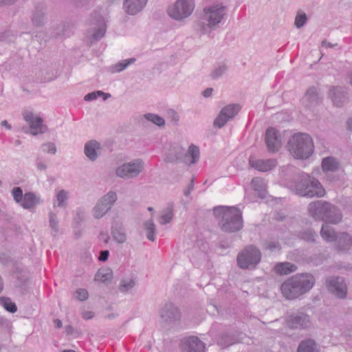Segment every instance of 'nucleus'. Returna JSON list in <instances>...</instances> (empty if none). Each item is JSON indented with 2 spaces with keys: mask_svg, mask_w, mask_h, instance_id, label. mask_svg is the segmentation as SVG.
<instances>
[{
  "mask_svg": "<svg viewBox=\"0 0 352 352\" xmlns=\"http://www.w3.org/2000/svg\"><path fill=\"white\" fill-rule=\"evenodd\" d=\"M228 8L222 3L206 6L197 21V30L202 34H210L218 29L226 21Z\"/></svg>",
  "mask_w": 352,
  "mask_h": 352,
  "instance_id": "1",
  "label": "nucleus"
},
{
  "mask_svg": "<svg viewBox=\"0 0 352 352\" xmlns=\"http://www.w3.org/2000/svg\"><path fill=\"white\" fill-rule=\"evenodd\" d=\"M315 278L311 274H297L282 283L281 294L287 300L296 299L309 292L315 285Z\"/></svg>",
  "mask_w": 352,
  "mask_h": 352,
  "instance_id": "2",
  "label": "nucleus"
},
{
  "mask_svg": "<svg viewBox=\"0 0 352 352\" xmlns=\"http://www.w3.org/2000/svg\"><path fill=\"white\" fill-rule=\"evenodd\" d=\"M309 214L316 220H321L324 223L338 224L342 219L340 210L336 206L325 201H316L309 204Z\"/></svg>",
  "mask_w": 352,
  "mask_h": 352,
  "instance_id": "3",
  "label": "nucleus"
},
{
  "mask_svg": "<svg viewBox=\"0 0 352 352\" xmlns=\"http://www.w3.org/2000/svg\"><path fill=\"white\" fill-rule=\"evenodd\" d=\"M290 154L296 159H307L314 152V142L309 135L298 133L292 135L287 144Z\"/></svg>",
  "mask_w": 352,
  "mask_h": 352,
  "instance_id": "4",
  "label": "nucleus"
},
{
  "mask_svg": "<svg viewBox=\"0 0 352 352\" xmlns=\"http://www.w3.org/2000/svg\"><path fill=\"white\" fill-rule=\"evenodd\" d=\"M215 215L222 214L221 228L226 232L239 231L243 226L241 211L235 207L219 206L214 208Z\"/></svg>",
  "mask_w": 352,
  "mask_h": 352,
  "instance_id": "5",
  "label": "nucleus"
},
{
  "mask_svg": "<svg viewBox=\"0 0 352 352\" xmlns=\"http://www.w3.org/2000/svg\"><path fill=\"white\" fill-rule=\"evenodd\" d=\"M296 189L298 195L307 197H320L325 194V190L320 182L305 173L301 175L300 181L296 184Z\"/></svg>",
  "mask_w": 352,
  "mask_h": 352,
  "instance_id": "6",
  "label": "nucleus"
},
{
  "mask_svg": "<svg viewBox=\"0 0 352 352\" xmlns=\"http://www.w3.org/2000/svg\"><path fill=\"white\" fill-rule=\"evenodd\" d=\"M199 159V149L194 144H191L185 153V150L180 146L173 147L166 155L165 161L167 162H175L177 160H182L188 165L196 164Z\"/></svg>",
  "mask_w": 352,
  "mask_h": 352,
  "instance_id": "7",
  "label": "nucleus"
},
{
  "mask_svg": "<svg viewBox=\"0 0 352 352\" xmlns=\"http://www.w3.org/2000/svg\"><path fill=\"white\" fill-rule=\"evenodd\" d=\"M195 5V0H176L168 7L167 14L173 20L183 21L193 13Z\"/></svg>",
  "mask_w": 352,
  "mask_h": 352,
  "instance_id": "8",
  "label": "nucleus"
},
{
  "mask_svg": "<svg viewBox=\"0 0 352 352\" xmlns=\"http://www.w3.org/2000/svg\"><path fill=\"white\" fill-rule=\"evenodd\" d=\"M11 195L15 203L23 209L30 211L42 203L40 195L34 192H26L23 194L20 187H14L11 190Z\"/></svg>",
  "mask_w": 352,
  "mask_h": 352,
  "instance_id": "9",
  "label": "nucleus"
},
{
  "mask_svg": "<svg viewBox=\"0 0 352 352\" xmlns=\"http://www.w3.org/2000/svg\"><path fill=\"white\" fill-rule=\"evenodd\" d=\"M145 168L143 160L137 158L118 166L115 170L117 177L123 179H130L138 177Z\"/></svg>",
  "mask_w": 352,
  "mask_h": 352,
  "instance_id": "10",
  "label": "nucleus"
},
{
  "mask_svg": "<svg viewBox=\"0 0 352 352\" xmlns=\"http://www.w3.org/2000/svg\"><path fill=\"white\" fill-rule=\"evenodd\" d=\"M261 252L258 248L253 245L244 248L239 254L236 261L241 269L254 268L260 262Z\"/></svg>",
  "mask_w": 352,
  "mask_h": 352,
  "instance_id": "11",
  "label": "nucleus"
},
{
  "mask_svg": "<svg viewBox=\"0 0 352 352\" xmlns=\"http://www.w3.org/2000/svg\"><path fill=\"white\" fill-rule=\"evenodd\" d=\"M328 291L339 298H344L347 294V286L340 276H330L326 279Z\"/></svg>",
  "mask_w": 352,
  "mask_h": 352,
  "instance_id": "12",
  "label": "nucleus"
},
{
  "mask_svg": "<svg viewBox=\"0 0 352 352\" xmlns=\"http://www.w3.org/2000/svg\"><path fill=\"white\" fill-rule=\"evenodd\" d=\"M24 120L29 125L30 133L33 135L43 133L46 131L47 127L43 124V119L32 111L25 110L23 113Z\"/></svg>",
  "mask_w": 352,
  "mask_h": 352,
  "instance_id": "13",
  "label": "nucleus"
},
{
  "mask_svg": "<svg viewBox=\"0 0 352 352\" xmlns=\"http://www.w3.org/2000/svg\"><path fill=\"white\" fill-rule=\"evenodd\" d=\"M265 142L271 152H276L282 145V139L279 132L274 128H269L265 133Z\"/></svg>",
  "mask_w": 352,
  "mask_h": 352,
  "instance_id": "14",
  "label": "nucleus"
},
{
  "mask_svg": "<svg viewBox=\"0 0 352 352\" xmlns=\"http://www.w3.org/2000/svg\"><path fill=\"white\" fill-rule=\"evenodd\" d=\"M160 316L164 322L171 323L180 320L181 313L175 305L169 302L162 309Z\"/></svg>",
  "mask_w": 352,
  "mask_h": 352,
  "instance_id": "15",
  "label": "nucleus"
},
{
  "mask_svg": "<svg viewBox=\"0 0 352 352\" xmlns=\"http://www.w3.org/2000/svg\"><path fill=\"white\" fill-rule=\"evenodd\" d=\"M287 324L289 327L292 329L307 328L310 324V320L307 315L299 313L290 315L287 320Z\"/></svg>",
  "mask_w": 352,
  "mask_h": 352,
  "instance_id": "16",
  "label": "nucleus"
},
{
  "mask_svg": "<svg viewBox=\"0 0 352 352\" xmlns=\"http://www.w3.org/2000/svg\"><path fill=\"white\" fill-rule=\"evenodd\" d=\"M250 165L261 172H267L271 170L274 167H276L277 163L276 161L274 159H267V160H256L252 157H250L249 160Z\"/></svg>",
  "mask_w": 352,
  "mask_h": 352,
  "instance_id": "17",
  "label": "nucleus"
},
{
  "mask_svg": "<svg viewBox=\"0 0 352 352\" xmlns=\"http://www.w3.org/2000/svg\"><path fill=\"white\" fill-rule=\"evenodd\" d=\"M205 345L198 338L190 337L183 343L182 352H204Z\"/></svg>",
  "mask_w": 352,
  "mask_h": 352,
  "instance_id": "18",
  "label": "nucleus"
},
{
  "mask_svg": "<svg viewBox=\"0 0 352 352\" xmlns=\"http://www.w3.org/2000/svg\"><path fill=\"white\" fill-rule=\"evenodd\" d=\"M335 242L338 251L347 252L352 247V236L349 233L343 232L338 234Z\"/></svg>",
  "mask_w": 352,
  "mask_h": 352,
  "instance_id": "19",
  "label": "nucleus"
},
{
  "mask_svg": "<svg viewBox=\"0 0 352 352\" xmlns=\"http://www.w3.org/2000/svg\"><path fill=\"white\" fill-rule=\"evenodd\" d=\"M146 3L147 0H124L123 8L127 14L134 15L141 11Z\"/></svg>",
  "mask_w": 352,
  "mask_h": 352,
  "instance_id": "20",
  "label": "nucleus"
},
{
  "mask_svg": "<svg viewBox=\"0 0 352 352\" xmlns=\"http://www.w3.org/2000/svg\"><path fill=\"white\" fill-rule=\"evenodd\" d=\"M100 148V144L98 142L90 140L85 144L84 153L89 160L94 162L98 157Z\"/></svg>",
  "mask_w": 352,
  "mask_h": 352,
  "instance_id": "21",
  "label": "nucleus"
},
{
  "mask_svg": "<svg viewBox=\"0 0 352 352\" xmlns=\"http://www.w3.org/2000/svg\"><path fill=\"white\" fill-rule=\"evenodd\" d=\"M95 25L94 30L91 34L94 41H98L102 38L106 32V25L103 17L99 16L92 22Z\"/></svg>",
  "mask_w": 352,
  "mask_h": 352,
  "instance_id": "22",
  "label": "nucleus"
},
{
  "mask_svg": "<svg viewBox=\"0 0 352 352\" xmlns=\"http://www.w3.org/2000/svg\"><path fill=\"white\" fill-rule=\"evenodd\" d=\"M329 97L336 106H341L346 99V91L343 87H332L329 91Z\"/></svg>",
  "mask_w": 352,
  "mask_h": 352,
  "instance_id": "23",
  "label": "nucleus"
},
{
  "mask_svg": "<svg viewBox=\"0 0 352 352\" xmlns=\"http://www.w3.org/2000/svg\"><path fill=\"white\" fill-rule=\"evenodd\" d=\"M252 187L258 196L262 199L265 197L267 193V184L265 180L261 177H255L252 179Z\"/></svg>",
  "mask_w": 352,
  "mask_h": 352,
  "instance_id": "24",
  "label": "nucleus"
},
{
  "mask_svg": "<svg viewBox=\"0 0 352 352\" xmlns=\"http://www.w3.org/2000/svg\"><path fill=\"white\" fill-rule=\"evenodd\" d=\"M322 238L328 243L335 242L338 236L333 228L329 224L323 223L320 230Z\"/></svg>",
  "mask_w": 352,
  "mask_h": 352,
  "instance_id": "25",
  "label": "nucleus"
},
{
  "mask_svg": "<svg viewBox=\"0 0 352 352\" xmlns=\"http://www.w3.org/2000/svg\"><path fill=\"white\" fill-rule=\"evenodd\" d=\"M117 199V193L115 191L110 190L104 194L102 197H101L98 201L110 210L114 204L116 202Z\"/></svg>",
  "mask_w": 352,
  "mask_h": 352,
  "instance_id": "26",
  "label": "nucleus"
},
{
  "mask_svg": "<svg viewBox=\"0 0 352 352\" xmlns=\"http://www.w3.org/2000/svg\"><path fill=\"white\" fill-rule=\"evenodd\" d=\"M297 266L289 262L278 263L274 267V270L279 274H288L296 272Z\"/></svg>",
  "mask_w": 352,
  "mask_h": 352,
  "instance_id": "27",
  "label": "nucleus"
},
{
  "mask_svg": "<svg viewBox=\"0 0 352 352\" xmlns=\"http://www.w3.org/2000/svg\"><path fill=\"white\" fill-rule=\"evenodd\" d=\"M32 21L35 27L42 26L45 23V16L44 8H36L32 14Z\"/></svg>",
  "mask_w": 352,
  "mask_h": 352,
  "instance_id": "28",
  "label": "nucleus"
},
{
  "mask_svg": "<svg viewBox=\"0 0 352 352\" xmlns=\"http://www.w3.org/2000/svg\"><path fill=\"white\" fill-rule=\"evenodd\" d=\"M297 352H319V351L313 340L307 339L300 343Z\"/></svg>",
  "mask_w": 352,
  "mask_h": 352,
  "instance_id": "29",
  "label": "nucleus"
},
{
  "mask_svg": "<svg viewBox=\"0 0 352 352\" xmlns=\"http://www.w3.org/2000/svg\"><path fill=\"white\" fill-rule=\"evenodd\" d=\"M68 199V192L63 189L60 190L56 195L54 207L65 208L67 206Z\"/></svg>",
  "mask_w": 352,
  "mask_h": 352,
  "instance_id": "30",
  "label": "nucleus"
},
{
  "mask_svg": "<svg viewBox=\"0 0 352 352\" xmlns=\"http://www.w3.org/2000/svg\"><path fill=\"white\" fill-rule=\"evenodd\" d=\"M339 166L338 162L333 157H328L323 159L322 168L324 171H336Z\"/></svg>",
  "mask_w": 352,
  "mask_h": 352,
  "instance_id": "31",
  "label": "nucleus"
},
{
  "mask_svg": "<svg viewBox=\"0 0 352 352\" xmlns=\"http://www.w3.org/2000/svg\"><path fill=\"white\" fill-rule=\"evenodd\" d=\"M112 278V272L107 268L100 269L95 275V281L107 283Z\"/></svg>",
  "mask_w": 352,
  "mask_h": 352,
  "instance_id": "32",
  "label": "nucleus"
},
{
  "mask_svg": "<svg viewBox=\"0 0 352 352\" xmlns=\"http://www.w3.org/2000/svg\"><path fill=\"white\" fill-rule=\"evenodd\" d=\"M109 211V210L98 200L91 210V213L94 219H100L102 218Z\"/></svg>",
  "mask_w": 352,
  "mask_h": 352,
  "instance_id": "33",
  "label": "nucleus"
},
{
  "mask_svg": "<svg viewBox=\"0 0 352 352\" xmlns=\"http://www.w3.org/2000/svg\"><path fill=\"white\" fill-rule=\"evenodd\" d=\"M144 229L147 232L146 237L148 240L154 241L155 240L156 228L153 218L146 221L144 223Z\"/></svg>",
  "mask_w": 352,
  "mask_h": 352,
  "instance_id": "34",
  "label": "nucleus"
},
{
  "mask_svg": "<svg viewBox=\"0 0 352 352\" xmlns=\"http://www.w3.org/2000/svg\"><path fill=\"white\" fill-rule=\"evenodd\" d=\"M240 107L238 104H228L224 107L222 111V115L225 114L229 120L232 119L239 112Z\"/></svg>",
  "mask_w": 352,
  "mask_h": 352,
  "instance_id": "35",
  "label": "nucleus"
},
{
  "mask_svg": "<svg viewBox=\"0 0 352 352\" xmlns=\"http://www.w3.org/2000/svg\"><path fill=\"white\" fill-rule=\"evenodd\" d=\"M111 234L113 239L118 243H123L126 239L125 232L122 228H113Z\"/></svg>",
  "mask_w": 352,
  "mask_h": 352,
  "instance_id": "36",
  "label": "nucleus"
},
{
  "mask_svg": "<svg viewBox=\"0 0 352 352\" xmlns=\"http://www.w3.org/2000/svg\"><path fill=\"white\" fill-rule=\"evenodd\" d=\"M144 118L158 126H163L165 124L164 119L157 114L146 113L144 115Z\"/></svg>",
  "mask_w": 352,
  "mask_h": 352,
  "instance_id": "37",
  "label": "nucleus"
},
{
  "mask_svg": "<svg viewBox=\"0 0 352 352\" xmlns=\"http://www.w3.org/2000/svg\"><path fill=\"white\" fill-rule=\"evenodd\" d=\"M173 217V209L167 208L162 212L159 218V223L162 225H166L171 221Z\"/></svg>",
  "mask_w": 352,
  "mask_h": 352,
  "instance_id": "38",
  "label": "nucleus"
},
{
  "mask_svg": "<svg viewBox=\"0 0 352 352\" xmlns=\"http://www.w3.org/2000/svg\"><path fill=\"white\" fill-rule=\"evenodd\" d=\"M135 285V280L132 278H124L121 280L119 289L122 292H127Z\"/></svg>",
  "mask_w": 352,
  "mask_h": 352,
  "instance_id": "39",
  "label": "nucleus"
},
{
  "mask_svg": "<svg viewBox=\"0 0 352 352\" xmlns=\"http://www.w3.org/2000/svg\"><path fill=\"white\" fill-rule=\"evenodd\" d=\"M135 58H131L123 60L112 67L113 72H120L125 69L129 65L135 63Z\"/></svg>",
  "mask_w": 352,
  "mask_h": 352,
  "instance_id": "40",
  "label": "nucleus"
},
{
  "mask_svg": "<svg viewBox=\"0 0 352 352\" xmlns=\"http://www.w3.org/2000/svg\"><path fill=\"white\" fill-rule=\"evenodd\" d=\"M0 304L10 313H15L17 311L16 305L9 298H0Z\"/></svg>",
  "mask_w": 352,
  "mask_h": 352,
  "instance_id": "41",
  "label": "nucleus"
},
{
  "mask_svg": "<svg viewBox=\"0 0 352 352\" xmlns=\"http://www.w3.org/2000/svg\"><path fill=\"white\" fill-rule=\"evenodd\" d=\"M226 65L221 63L215 67L210 74V76L212 79H218L221 77L227 71Z\"/></svg>",
  "mask_w": 352,
  "mask_h": 352,
  "instance_id": "42",
  "label": "nucleus"
},
{
  "mask_svg": "<svg viewBox=\"0 0 352 352\" xmlns=\"http://www.w3.org/2000/svg\"><path fill=\"white\" fill-rule=\"evenodd\" d=\"M102 96L103 100H106L107 98L111 97L110 94L104 93L102 91H96L87 94L85 95L84 99L86 101H92L96 100L98 97Z\"/></svg>",
  "mask_w": 352,
  "mask_h": 352,
  "instance_id": "43",
  "label": "nucleus"
},
{
  "mask_svg": "<svg viewBox=\"0 0 352 352\" xmlns=\"http://www.w3.org/2000/svg\"><path fill=\"white\" fill-rule=\"evenodd\" d=\"M306 99L311 103L316 102L319 98V93L317 88L310 87L306 92Z\"/></svg>",
  "mask_w": 352,
  "mask_h": 352,
  "instance_id": "44",
  "label": "nucleus"
},
{
  "mask_svg": "<svg viewBox=\"0 0 352 352\" xmlns=\"http://www.w3.org/2000/svg\"><path fill=\"white\" fill-rule=\"evenodd\" d=\"M49 219L50 226L54 232V234H56L58 231V219L57 216L55 213L51 212L49 214Z\"/></svg>",
  "mask_w": 352,
  "mask_h": 352,
  "instance_id": "45",
  "label": "nucleus"
},
{
  "mask_svg": "<svg viewBox=\"0 0 352 352\" xmlns=\"http://www.w3.org/2000/svg\"><path fill=\"white\" fill-rule=\"evenodd\" d=\"M307 21V18L305 13L298 12L295 17L294 25L297 28H300L305 25Z\"/></svg>",
  "mask_w": 352,
  "mask_h": 352,
  "instance_id": "46",
  "label": "nucleus"
},
{
  "mask_svg": "<svg viewBox=\"0 0 352 352\" xmlns=\"http://www.w3.org/2000/svg\"><path fill=\"white\" fill-rule=\"evenodd\" d=\"M227 116L225 114L222 115V111L221 110L219 115L216 118L214 121V126L217 128H222L230 120L226 118Z\"/></svg>",
  "mask_w": 352,
  "mask_h": 352,
  "instance_id": "47",
  "label": "nucleus"
},
{
  "mask_svg": "<svg viewBox=\"0 0 352 352\" xmlns=\"http://www.w3.org/2000/svg\"><path fill=\"white\" fill-rule=\"evenodd\" d=\"M42 151L45 153L54 155L56 153V147L54 143L47 142L41 146Z\"/></svg>",
  "mask_w": 352,
  "mask_h": 352,
  "instance_id": "48",
  "label": "nucleus"
},
{
  "mask_svg": "<svg viewBox=\"0 0 352 352\" xmlns=\"http://www.w3.org/2000/svg\"><path fill=\"white\" fill-rule=\"evenodd\" d=\"M88 296V292L85 289H78L75 292V297L80 301L86 300Z\"/></svg>",
  "mask_w": 352,
  "mask_h": 352,
  "instance_id": "49",
  "label": "nucleus"
},
{
  "mask_svg": "<svg viewBox=\"0 0 352 352\" xmlns=\"http://www.w3.org/2000/svg\"><path fill=\"white\" fill-rule=\"evenodd\" d=\"M265 249L271 252L278 251L280 250V245L276 241H267L265 243Z\"/></svg>",
  "mask_w": 352,
  "mask_h": 352,
  "instance_id": "50",
  "label": "nucleus"
},
{
  "mask_svg": "<svg viewBox=\"0 0 352 352\" xmlns=\"http://www.w3.org/2000/svg\"><path fill=\"white\" fill-rule=\"evenodd\" d=\"M317 234L311 230H308L302 234V238L307 241H314Z\"/></svg>",
  "mask_w": 352,
  "mask_h": 352,
  "instance_id": "51",
  "label": "nucleus"
},
{
  "mask_svg": "<svg viewBox=\"0 0 352 352\" xmlns=\"http://www.w3.org/2000/svg\"><path fill=\"white\" fill-rule=\"evenodd\" d=\"M167 115L172 122L177 123L179 119V115L173 109L168 110L167 111Z\"/></svg>",
  "mask_w": 352,
  "mask_h": 352,
  "instance_id": "52",
  "label": "nucleus"
},
{
  "mask_svg": "<svg viewBox=\"0 0 352 352\" xmlns=\"http://www.w3.org/2000/svg\"><path fill=\"white\" fill-rule=\"evenodd\" d=\"M194 188V179H192L188 186L184 189V194L188 197L190 195Z\"/></svg>",
  "mask_w": 352,
  "mask_h": 352,
  "instance_id": "53",
  "label": "nucleus"
},
{
  "mask_svg": "<svg viewBox=\"0 0 352 352\" xmlns=\"http://www.w3.org/2000/svg\"><path fill=\"white\" fill-rule=\"evenodd\" d=\"M227 339H230L229 337L226 336V338H221L219 340L218 344L221 345L223 347L229 346L230 344H232V342L231 341H227Z\"/></svg>",
  "mask_w": 352,
  "mask_h": 352,
  "instance_id": "54",
  "label": "nucleus"
},
{
  "mask_svg": "<svg viewBox=\"0 0 352 352\" xmlns=\"http://www.w3.org/2000/svg\"><path fill=\"white\" fill-rule=\"evenodd\" d=\"M109 252L108 250L101 251L98 259L101 261H105L107 260Z\"/></svg>",
  "mask_w": 352,
  "mask_h": 352,
  "instance_id": "55",
  "label": "nucleus"
},
{
  "mask_svg": "<svg viewBox=\"0 0 352 352\" xmlns=\"http://www.w3.org/2000/svg\"><path fill=\"white\" fill-rule=\"evenodd\" d=\"M94 313L90 311H83L82 314V317L85 320L91 319L94 317Z\"/></svg>",
  "mask_w": 352,
  "mask_h": 352,
  "instance_id": "56",
  "label": "nucleus"
},
{
  "mask_svg": "<svg viewBox=\"0 0 352 352\" xmlns=\"http://www.w3.org/2000/svg\"><path fill=\"white\" fill-rule=\"evenodd\" d=\"M212 91H213L212 88H207L203 91V96L205 98H208L212 96Z\"/></svg>",
  "mask_w": 352,
  "mask_h": 352,
  "instance_id": "57",
  "label": "nucleus"
},
{
  "mask_svg": "<svg viewBox=\"0 0 352 352\" xmlns=\"http://www.w3.org/2000/svg\"><path fill=\"white\" fill-rule=\"evenodd\" d=\"M16 0H0V4L3 6H9L14 3Z\"/></svg>",
  "mask_w": 352,
  "mask_h": 352,
  "instance_id": "58",
  "label": "nucleus"
},
{
  "mask_svg": "<svg viewBox=\"0 0 352 352\" xmlns=\"http://www.w3.org/2000/svg\"><path fill=\"white\" fill-rule=\"evenodd\" d=\"M1 125L5 126L8 130H10L12 129L11 125L8 122L7 120H3L1 122Z\"/></svg>",
  "mask_w": 352,
  "mask_h": 352,
  "instance_id": "59",
  "label": "nucleus"
},
{
  "mask_svg": "<svg viewBox=\"0 0 352 352\" xmlns=\"http://www.w3.org/2000/svg\"><path fill=\"white\" fill-rule=\"evenodd\" d=\"M54 323L56 328H60L62 327V322L59 319L54 320Z\"/></svg>",
  "mask_w": 352,
  "mask_h": 352,
  "instance_id": "60",
  "label": "nucleus"
},
{
  "mask_svg": "<svg viewBox=\"0 0 352 352\" xmlns=\"http://www.w3.org/2000/svg\"><path fill=\"white\" fill-rule=\"evenodd\" d=\"M37 168L39 169V170H45L46 168V165L45 164H43V162H38L37 163Z\"/></svg>",
  "mask_w": 352,
  "mask_h": 352,
  "instance_id": "61",
  "label": "nucleus"
},
{
  "mask_svg": "<svg viewBox=\"0 0 352 352\" xmlns=\"http://www.w3.org/2000/svg\"><path fill=\"white\" fill-rule=\"evenodd\" d=\"M322 46L325 47H332L333 46V45L330 43H328L326 41H323L322 42Z\"/></svg>",
  "mask_w": 352,
  "mask_h": 352,
  "instance_id": "62",
  "label": "nucleus"
},
{
  "mask_svg": "<svg viewBox=\"0 0 352 352\" xmlns=\"http://www.w3.org/2000/svg\"><path fill=\"white\" fill-rule=\"evenodd\" d=\"M72 329H73L72 327V326H69H69H67V327H65L66 332H67L68 334L72 333Z\"/></svg>",
  "mask_w": 352,
  "mask_h": 352,
  "instance_id": "63",
  "label": "nucleus"
},
{
  "mask_svg": "<svg viewBox=\"0 0 352 352\" xmlns=\"http://www.w3.org/2000/svg\"><path fill=\"white\" fill-rule=\"evenodd\" d=\"M347 124H348V126L349 128L352 130V118H351L350 119H349L348 122H347Z\"/></svg>",
  "mask_w": 352,
  "mask_h": 352,
  "instance_id": "64",
  "label": "nucleus"
}]
</instances>
